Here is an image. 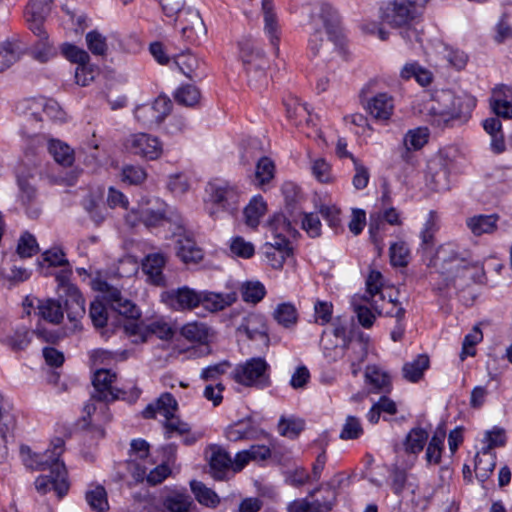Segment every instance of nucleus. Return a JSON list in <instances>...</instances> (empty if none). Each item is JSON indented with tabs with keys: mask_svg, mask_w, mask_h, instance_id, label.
<instances>
[{
	"mask_svg": "<svg viewBox=\"0 0 512 512\" xmlns=\"http://www.w3.org/2000/svg\"><path fill=\"white\" fill-rule=\"evenodd\" d=\"M50 13L49 3L42 0H32L25 10V18L29 29L39 37L40 40H47L48 35L44 30V21Z\"/></svg>",
	"mask_w": 512,
	"mask_h": 512,
	"instance_id": "nucleus-18",
	"label": "nucleus"
},
{
	"mask_svg": "<svg viewBox=\"0 0 512 512\" xmlns=\"http://www.w3.org/2000/svg\"><path fill=\"white\" fill-rule=\"evenodd\" d=\"M39 250L36 238L30 233H24L17 245V253L21 258H29Z\"/></svg>",
	"mask_w": 512,
	"mask_h": 512,
	"instance_id": "nucleus-59",
	"label": "nucleus"
},
{
	"mask_svg": "<svg viewBox=\"0 0 512 512\" xmlns=\"http://www.w3.org/2000/svg\"><path fill=\"white\" fill-rule=\"evenodd\" d=\"M14 425V419L0 421V463L5 462L8 458V442L9 438H12Z\"/></svg>",
	"mask_w": 512,
	"mask_h": 512,
	"instance_id": "nucleus-57",
	"label": "nucleus"
},
{
	"mask_svg": "<svg viewBox=\"0 0 512 512\" xmlns=\"http://www.w3.org/2000/svg\"><path fill=\"white\" fill-rule=\"evenodd\" d=\"M496 466V454L489 448H482L475 456V474L479 481H486Z\"/></svg>",
	"mask_w": 512,
	"mask_h": 512,
	"instance_id": "nucleus-33",
	"label": "nucleus"
},
{
	"mask_svg": "<svg viewBox=\"0 0 512 512\" xmlns=\"http://www.w3.org/2000/svg\"><path fill=\"white\" fill-rule=\"evenodd\" d=\"M116 380V373L112 372L109 369L100 368L97 369L93 376V386L95 389L94 394L92 395V399L89 403H87L84 407V412L86 413L87 417L90 419V422L88 424H91L93 419L92 415L96 412L97 407L94 403V400H99L103 402H112L118 399L129 401H135L139 395L140 390L137 388H134L131 391V394L129 397H126V392L117 389L112 386V383Z\"/></svg>",
	"mask_w": 512,
	"mask_h": 512,
	"instance_id": "nucleus-6",
	"label": "nucleus"
},
{
	"mask_svg": "<svg viewBox=\"0 0 512 512\" xmlns=\"http://www.w3.org/2000/svg\"><path fill=\"white\" fill-rule=\"evenodd\" d=\"M175 65L188 78L197 77L196 70L199 68L198 59L191 53H182L174 58Z\"/></svg>",
	"mask_w": 512,
	"mask_h": 512,
	"instance_id": "nucleus-53",
	"label": "nucleus"
},
{
	"mask_svg": "<svg viewBox=\"0 0 512 512\" xmlns=\"http://www.w3.org/2000/svg\"><path fill=\"white\" fill-rule=\"evenodd\" d=\"M428 138L429 132L427 128L418 127L409 130L403 138L406 154L410 151L420 150L428 142Z\"/></svg>",
	"mask_w": 512,
	"mask_h": 512,
	"instance_id": "nucleus-46",
	"label": "nucleus"
},
{
	"mask_svg": "<svg viewBox=\"0 0 512 512\" xmlns=\"http://www.w3.org/2000/svg\"><path fill=\"white\" fill-rule=\"evenodd\" d=\"M52 449H47L43 454L33 452L28 446L20 447V455L24 465L34 470H49V475H40L35 480V488L40 494H46L53 490L60 499L69 490L70 484L67 478V470L60 456L64 451V441L55 438L51 442Z\"/></svg>",
	"mask_w": 512,
	"mask_h": 512,
	"instance_id": "nucleus-1",
	"label": "nucleus"
},
{
	"mask_svg": "<svg viewBox=\"0 0 512 512\" xmlns=\"http://www.w3.org/2000/svg\"><path fill=\"white\" fill-rule=\"evenodd\" d=\"M327 496L323 501L296 502L292 506V512H329L336 500V490L327 484Z\"/></svg>",
	"mask_w": 512,
	"mask_h": 512,
	"instance_id": "nucleus-31",
	"label": "nucleus"
},
{
	"mask_svg": "<svg viewBox=\"0 0 512 512\" xmlns=\"http://www.w3.org/2000/svg\"><path fill=\"white\" fill-rule=\"evenodd\" d=\"M20 201L26 209V213L30 218H37L41 209L36 199V191L26 180L19 179Z\"/></svg>",
	"mask_w": 512,
	"mask_h": 512,
	"instance_id": "nucleus-36",
	"label": "nucleus"
},
{
	"mask_svg": "<svg viewBox=\"0 0 512 512\" xmlns=\"http://www.w3.org/2000/svg\"><path fill=\"white\" fill-rule=\"evenodd\" d=\"M420 14L405 0H394L381 9V19L392 28H403L402 37L409 43L419 40V34L412 28L413 22Z\"/></svg>",
	"mask_w": 512,
	"mask_h": 512,
	"instance_id": "nucleus-7",
	"label": "nucleus"
},
{
	"mask_svg": "<svg viewBox=\"0 0 512 512\" xmlns=\"http://www.w3.org/2000/svg\"><path fill=\"white\" fill-rule=\"evenodd\" d=\"M498 220L499 216L496 214H480L467 218L466 225L474 236H481L496 231Z\"/></svg>",
	"mask_w": 512,
	"mask_h": 512,
	"instance_id": "nucleus-32",
	"label": "nucleus"
},
{
	"mask_svg": "<svg viewBox=\"0 0 512 512\" xmlns=\"http://www.w3.org/2000/svg\"><path fill=\"white\" fill-rule=\"evenodd\" d=\"M174 98L178 104L193 107L200 100V92L194 85L186 84L175 91Z\"/></svg>",
	"mask_w": 512,
	"mask_h": 512,
	"instance_id": "nucleus-50",
	"label": "nucleus"
},
{
	"mask_svg": "<svg viewBox=\"0 0 512 512\" xmlns=\"http://www.w3.org/2000/svg\"><path fill=\"white\" fill-rule=\"evenodd\" d=\"M167 188L174 196H182L189 190L190 181L184 174L170 175Z\"/></svg>",
	"mask_w": 512,
	"mask_h": 512,
	"instance_id": "nucleus-61",
	"label": "nucleus"
},
{
	"mask_svg": "<svg viewBox=\"0 0 512 512\" xmlns=\"http://www.w3.org/2000/svg\"><path fill=\"white\" fill-rule=\"evenodd\" d=\"M273 317L278 324L289 328L296 324L298 314L296 307L292 303H280L276 306Z\"/></svg>",
	"mask_w": 512,
	"mask_h": 512,
	"instance_id": "nucleus-47",
	"label": "nucleus"
},
{
	"mask_svg": "<svg viewBox=\"0 0 512 512\" xmlns=\"http://www.w3.org/2000/svg\"><path fill=\"white\" fill-rule=\"evenodd\" d=\"M176 255L185 264H197L203 259V250L195 240L186 235H179L176 240Z\"/></svg>",
	"mask_w": 512,
	"mask_h": 512,
	"instance_id": "nucleus-23",
	"label": "nucleus"
},
{
	"mask_svg": "<svg viewBox=\"0 0 512 512\" xmlns=\"http://www.w3.org/2000/svg\"><path fill=\"white\" fill-rule=\"evenodd\" d=\"M166 264V258L161 253L149 254L143 262V272L148 280L156 286H165L166 281L163 275V268Z\"/></svg>",
	"mask_w": 512,
	"mask_h": 512,
	"instance_id": "nucleus-26",
	"label": "nucleus"
},
{
	"mask_svg": "<svg viewBox=\"0 0 512 512\" xmlns=\"http://www.w3.org/2000/svg\"><path fill=\"white\" fill-rule=\"evenodd\" d=\"M193 500L185 491H174L163 500V507L168 512H189Z\"/></svg>",
	"mask_w": 512,
	"mask_h": 512,
	"instance_id": "nucleus-41",
	"label": "nucleus"
},
{
	"mask_svg": "<svg viewBox=\"0 0 512 512\" xmlns=\"http://www.w3.org/2000/svg\"><path fill=\"white\" fill-rule=\"evenodd\" d=\"M261 432L254 426L251 418H245L230 424L225 431L226 438L232 442L256 439Z\"/></svg>",
	"mask_w": 512,
	"mask_h": 512,
	"instance_id": "nucleus-25",
	"label": "nucleus"
},
{
	"mask_svg": "<svg viewBox=\"0 0 512 512\" xmlns=\"http://www.w3.org/2000/svg\"><path fill=\"white\" fill-rule=\"evenodd\" d=\"M310 171L313 177L320 183L329 184L334 181L332 167L323 157H310Z\"/></svg>",
	"mask_w": 512,
	"mask_h": 512,
	"instance_id": "nucleus-44",
	"label": "nucleus"
},
{
	"mask_svg": "<svg viewBox=\"0 0 512 512\" xmlns=\"http://www.w3.org/2000/svg\"><path fill=\"white\" fill-rule=\"evenodd\" d=\"M86 501L95 512H106L109 509L107 492L101 485L91 486L86 492Z\"/></svg>",
	"mask_w": 512,
	"mask_h": 512,
	"instance_id": "nucleus-45",
	"label": "nucleus"
},
{
	"mask_svg": "<svg viewBox=\"0 0 512 512\" xmlns=\"http://www.w3.org/2000/svg\"><path fill=\"white\" fill-rule=\"evenodd\" d=\"M22 55V48L17 41L6 40L0 43V73L9 69Z\"/></svg>",
	"mask_w": 512,
	"mask_h": 512,
	"instance_id": "nucleus-37",
	"label": "nucleus"
},
{
	"mask_svg": "<svg viewBox=\"0 0 512 512\" xmlns=\"http://www.w3.org/2000/svg\"><path fill=\"white\" fill-rule=\"evenodd\" d=\"M241 197L242 192L237 185L215 179L205 188V210L215 220L221 219L225 214L233 215L238 211Z\"/></svg>",
	"mask_w": 512,
	"mask_h": 512,
	"instance_id": "nucleus-3",
	"label": "nucleus"
},
{
	"mask_svg": "<svg viewBox=\"0 0 512 512\" xmlns=\"http://www.w3.org/2000/svg\"><path fill=\"white\" fill-rule=\"evenodd\" d=\"M88 49L94 55H104L107 51L106 38L97 31H90L86 35Z\"/></svg>",
	"mask_w": 512,
	"mask_h": 512,
	"instance_id": "nucleus-62",
	"label": "nucleus"
},
{
	"mask_svg": "<svg viewBox=\"0 0 512 512\" xmlns=\"http://www.w3.org/2000/svg\"><path fill=\"white\" fill-rule=\"evenodd\" d=\"M428 433L422 428H413L406 436L404 447L407 453L418 454L424 448Z\"/></svg>",
	"mask_w": 512,
	"mask_h": 512,
	"instance_id": "nucleus-48",
	"label": "nucleus"
},
{
	"mask_svg": "<svg viewBox=\"0 0 512 512\" xmlns=\"http://www.w3.org/2000/svg\"><path fill=\"white\" fill-rule=\"evenodd\" d=\"M275 166L271 159L262 157L258 160L255 170V181L259 186L268 183L274 177Z\"/></svg>",
	"mask_w": 512,
	"mask_h": 512,
	"instance_id": "nucleus-54",
	"label": "nucleus"
},
{
	"mask_svg": "<svg viewBox=\"0 0 512 512\" xmlns=\"http://www.w3.org/2000/svg\"><path fill=\"white\" fill-rule=\"evenodd\" d=\"M61 50H62L63 55L69 61L78 64V66L89 63V60H90L89 54L85 50H83L75 45L68 44V43L63 44Z\"/></svg>",
	"mask_w": 512,
	"mask_h": 512,
	"instance_id": "nucleus-60",
	"label": "nucleus"
},
{
	"mask_svg": "<svg viewBox=\"0 0 512 512\" xmlns=\"http://www.w3.org/2000/svg\"><path fill=\"white\" fill-rule=\"evenodd\" d=\"M475 106V100L468 95H456L451 90L435 93L428 107V121L438 128H445L463 116Z\"/></svg>",
	"mask_w": 512,
	"mask_h": 512,
	"instance_id": "nucleus-2",
	"label": "nucleus"
},
{
	"mask_svg": "<svg viewBox=\"0 0 512 512\" xmlns=\"http://www.w3.org/2000/svg\"><path fill=\"white\" fill-rule=\"evenodd\" d=\"M270 366L265 359L255 357L238 364L231 372V378L245 387L265 389L271 385Z\"/></svg>",
	"mask_w": 512,
	"mask_h": 512,
	"instance_id": "nucleus-11",
	"label": "nucleus"
},
{
	"mask_svg": "<svg viewBox=\"0 0 512 512\" xmlns=\"http://www.w3.org/2000/svg\"><path fill=\"white\" fill-rule=\"evenodd\" d=\"M390 261L393 266L405 267L409 262L410 250L403 241L395 242L389 249Z\"/></svg>",
	"mask_w": 512,
	"mask_h": 512,
	"instance_id": "nucleus-55",
	"label": "nucleus"
},
{
	"mask_svg": "<svg viewBox=\"0 0 512 512\" xmlns=\"http://www.w3.org/2000/svg\"><path fill=\"white\" fill-rule=\"evenodd\" d=\"M181 26L182 36L194 42L201 35H205L206 28L199 12L192 8L183 9L176 17Z\"/></svg>",
	"mask_w": 512,
	"mask_h": 512,
	"instance_id": "nucleus-20",
	"label": "nucleus"
},
{
	"mask_svg": "<svg viewBox=\"0 0 512 512\" xmlns=\"http://www.w3.org/2000/svg\"><path fill=\"white\" fill-rule=\"evenodd\" d=\"M427 184L432 190L437 192L449 190L450 180L448 170L441 166L439 169L433 171V168L430 167V173L427 176Z\"/></svg>",
	"mask_w": 512,
	"mask_h": 512,
	"instance_id": "nucleus-51",
	"label": "nucleus"
},
{
	"mask_svg": "<svg viewBox=\"0 0 512 512\" xmlns=\"http://www.w3.org/2000/svg\"><path fill=\"white\" fill-rule=\"evenodd\" d=\"M174 217L172 209L159 198H152L139 205L126 215V221L131 226L143 223L147 228L164 225Z\"/></svg>",
	"mask_w": 512,
	"mask_h": 512,
	"instance_id": "nucleus-10",
	"label": "nucleus"
},
{
	"mask_svg": "<svg viewBox=\"0 0 512 512\" xmlns=\"http://www.w3.org/2000/svg\"><path fill=\"white\" fill-rule=\"evenodd\" d=\"M262 13L264 18L263 31L273 47L275 54L279 52L281 28L278 22L272 0H262Z\"/></svg>",
	"mask_w": 512,
	"mask_h": 512,
	"instance_id": "nucleus-22",
	"label": "nucleus"
},
{
	"mask_svg": "<svg viewBox=\"0 0 512 512\" xmlns=\"http://www.w3.org/2000/svg\"><path fill=\"white\" fill-rule=\"evenodd\" d=\"M171 109V100L166 96H158L152 102L138 105L134 109V117L141 126L152 129L164 121Z\"/></svg>",
	"mask_w": 512,
	"mask_h": 512,
	"instance_id": "nucleus-14",
	"label": "nucleus"
},
{
	"mask_svg": "<svg viewBox=\"0 0 512 512\" xmlns=\"http://www.w3.org/2000/svg\"><path fill=\"white\" fill-rule=\"evenodd\" d=\"M37 309L39 315L52 324H59L64 317L63 308L55 299H37Z\"/></svg>",
	"mask_w": 512,
	"mask_h": 512,
	"instance_id": "nucleus-39",
	"label": "nucleus"
},
{
	"mask_svg": "<svg viewBox=\"0 0 512 512\" xmlns=\"http://www.w3.org/2000/svg\"><path fill=\"white\" fill-rule=\"evenodd\" d=\"M161 300L175 311L193 310L201 304L200 291L188 286L162 292Z\"/></svg>",
	"mask_w": 512,
	"mask_h": 512,
	"instance_id": "nucleus-16",
	"label": "nucleus"
},
{
	"mask_svg": "<svg viewBox=\"0 0 512 512\" xmlns=\"http://www.w3.org/2000/svg\"><path fill=\"white\" fill-rule=\"evenodd\" d=\"M429 357L425 354L418 355L415 359L403 365V377L412 383L422 379L424 372L429 368Z\"/></svg>",
	"mask_w": 512,
	"mask_h": 512,
	"instance_id": "nucleus-38",
	"label": "nucleus"
},
{
	"mask_svg": "<svg viewBox=\"0 0 512 512\" xmlns=\"http://www.w3.org/2000/svg\"><path fill=\"white\" fill-rule=\"evenodd\" d=\"M366 112L376 121L388 122L394 114L395 100L387 92L367 97L363 102Z\"/></svg>",
	"mask_w": 512,
	"mask_h": 512,
	"instance_id": "nucleus-17",
	"label": "nucleus"
},
{
	"mask_svg": "<svg viewBox=\"0 0 512 512\" xmlns=\"http://www.w3.org/2000/svg\"><path fill=\"white\" fill-rule=\"evenodd\" d=\"M208 457L211 475L216 480H223L227 471L231 468L232 459L230 455L220 447H211Z\"/></svg>",
	"mask_w": 512,
	"mask_h": 512,
	"instance_id": "nucleus-27",
	"label": "nucleus"
},
{
	"mask_svg": "<svg viewBox=\"0 0 512 512\" xmlns=\"http://www.w3.org/2000/svg\"><path fill=\"white\" fill-rule=\"evenodd\" d=\"M190 489L197 502L202 506L215 509L221 502L217 493L201 481H190Z\"/></svg>",
	"mask_w": 512,
	"mask_h": 512,
	"instance_id": "nucleus-35",
	"label": "nucleus"
},
{
	"mask_svg": "<svg viewBox=\"0 0 512 512\" xmlns=\"http://www.w3.org/2000/svg\"><path fill=\"white\" fill-rule=\"evenodd\" d=\"M444 438V432L435 433L431 438L425 454L429 464H438L440 462Z\"/></svg>",
	"mask_w": 512,
	"mask_h": 512,
	"instance_id": "nucleus-56",
	"label": "nucleus"
},
{
	"mask_svg": "<svg viewBox=\"0 0 512 512\" xmlns=\"http://www.w3.org/2000/svg\"><path fill=\"white\" fill-rule=\"evenodd\" d=\"M44 118L53 121H65L66 113L54 99L34 97L25 101V123L21 133L27 137L37 135V128Z\"/></svg>",
	"mask_w": 512,
	"mask_h": 512,
	"instance_id": "nucleus-4",
	"label": "nucleus"
},
{
	"mask_svg": "<svg viewBox=\"0 0 512 512\" xmlns=\"http://www.w3.org/2000/svg\"><path fill=\"white\" fill-rule=\"evenodd\" d=\"M428 266L435 268V272L442 278V283L438 285L439 290L455 284L457 278L465 277L468 270L455 245L451 243L441 245Z\"/></svg>",
	"mask_w": 512,
	"mask_h": 512,
	"instance_id": "nucleus-5",
	"label": "nucleus"
},
{
	"mask_svg": "<svg viewBox=\"0 0 512 512\" xmlns=\"http://www.w3.org/2000/svg\"><path fill=\"white\" fill-rule=\"evenodd\" d=\"M352 305L360 325L366 329L371 328L376 320V314L372 309L357 303L356 299L353 300Z\"/></svg>",
	"mask_w": 512,
	"mask_h": 512,
	"instance_id": "nucleus-63",
	"label": "nucleus"
},
{
	"mask_svg": "<svg viewBox=\"0 0 512 512\" xmlns=\"http://www.w3.org/2000/svg\"><path fill=\"white\" fill-rule=\"evenodd\" d=\"M124 147L131 154L147 160H156L163 152L161 141L147 133L130 134L124 141Z\"/></svg>",
	"mask_w": 512,
	"mask_h": 512,
	"instance_id": "nucleus-15",
	"label": "nucleus"
},
{
	"mask_svg": "<svg viewBox=\"0 0 512 512\" xmlns=\"http://www.w3.org/2000/svg\"><path fill=\"white\" fill-rule=\"evenodd\" d=\"M265 294V287L259 281H247L241 286V295L245 302L258 303L263 299Z\"/></svg>",
	"mask_w": 512,
	"mask_h": 512,
	"instance_id": "nucleus-52",
	"label": "nucleus"
},
{
	"mask_svg": "<svg viewBox=\"0 0 512 512\" xmlns=\"http://www.w3.org/2000/svg\"><path fill=\"white\" fill-rule=\"evenodd\" d=\"M92 289L100 292L111 308L125 317L136 320L140 311L134 303L122 296L121 290L107 282L101 276H96L91 282Z\"/></svg>",
	"mask_w": 512,
	"mask_h": 512,
	"instance_id": "nucleus-13",
	"label": "nucleus"
},
{
	"mask_svg": "<svg viewBox=\"0 0 512 512\" xmlns=\"http://www.w3.org/2000/svg\"><path fill=\"white\" fill-rule=\"evenodd\" d=\"M33 333L25 326H18L1 336L0 342L13 351L24 350L30 344Z\"/></svg>",
	"mask_w": 512,
	"mask_h": 512,
	"instance_id": "nucleus-30",
	"label": "nucleus"
},
{
	"mask_svg": "<svg viewBox=\"0 0 512 512\" xmlns=\"http://www.w3.org/2000/svg\"><path fill=\"white\" fill-rule=\"evenodd\" d=\"M369 337L360 335L359 338L349 341L345 345V358L351 374L356 377L362 369L368 355Z\"/></svg>",
	"mask_w": 512,
	"mask_h": 512,
	"instance_id": "nucleus-21",
	"label": "nucleus"
},
{
	"mask_svg": "<svg viewBox=\"0 0 512 512\" xmlns=\"http://www.w3.org/2000/svg\"><path fill=\"white\" fill-rule=\"evenodd\" d=\"M364 376L366 384L371 387V391L382 392L390 389V376L377 365H368Z\"/></svg>",
	"mask_w": 512,
	"mask_h": 512,
	"instance_id": "nucleus-34",
	"label": "nucleus"
},
{
	"mask_svg": "<svg viewBox=\"0 0 512 512\" xmlns=\"http://www.w3.org/2000/svg\"><path fill=\"white\" fill-rule=\"evenodd\" d=\"M491 107L497 116L512 118V88L506 85L496 87L492 92Z\"/></svg>",
	"mask_w": 512,
	"mask_h": 512,
	"instance_id": "nucleus-24",
	"label": "nucleus"
},
{
	"mask_svg": "<svg viewBox=\"0 0 512 512\" xmlns=\"http://www.w3.org/2000/svg\"><path fill=\"white\" fill-rule=\"evenodd\" d=\"M229 248L234 256L244 259L251 258L255 253L254 245L241 236L232 237Z\"/></svg>",
	"mask_w": 512,
	"mask_h": 512,
	"instance_id": "nucleus-58",
	"label": "nucleus"
},
{
	"mask_svg": "<svg viewBox=\"0 0 512 512\" xmlns=\"http://www.w3.org/2000/svg\"><path fill=\"white\" fill-rule=\"evenodd\" d=\"M178 403L170 393H163L159 396L155 403L147 405L142 414L144 418L151 419L157 413L164 416V418L171 416L176 412Z\"/></svg>",
	"mask_w": 512,
	"mask_h": 512,
	"instance_id": "nucleus-28",
	"label": "nucleus"
},
{
	"mask_svg": "<svg viewBox=\"0 0 512 512\" xmlns=\"http://www.w3.org/2000/svg\"><path fill=\"white\" fill-rule=\"evenodd\" d=\"M266 209V203L262 196H254L244 209L246 224L252 228L257 227L260 219L266 213Z\"/></svg>",
	"mask_w": 512,
	"mask_h": 512,
	"instance_id": "nucleus-43",
	"label": "nucleus"
},
{
	"mask_svg": "<svg viewBox=\"0 0 512 512\" xmlns=\"http://www.w3.org/2000/svg\"><path fill=\"white\" fill-rule=\"evenodd\" d=\"M64 267L55 275L56 289L59 299L64 301L68 320L76 327L78 321L85 315V300L79 289L70 282L72 269L68 266Z\"/></svg>",
	"mask_w": 512,
	"mask_h": 512,
	"instance_id": "nucleus-9",
	"label": "nucleus"
},
{
	"mask_svg": "<svg viewBox=\"0 0 512 512\" xmlns=\"http://www.w3.org/2000/svg\"><path fill=\"white\" fill-rule=\"evenodd\" d=\"M48 151L54 160L62 166H71L74 162L73 150L64 142L57 139L48 140Z\"/></svg>",
	"mask_w": 512,
	"mask_h": 512,
	"instance_id": "nucleus-42",
	"label": "nucleus"
},
{
	"mask_svg": "<svg viewBox=\"0 0 512 512\" xmlns=\"http://www.w3.org/2000/svg\"><path fill=\"white\" fill-rule=\"evenodd\" d=\"M239 56L248 77V83L255 88L267 84L266 69L268 60L264 52L257 47L255 41L246 38L238 43Z\"/></svg>",
	"mask_w": 512,
	"mask_h": 512,
	"instance_id": "nucleus-8",
	"label": "nucleus"
},
{
	"mask_svg": "<svg viewBox=\"0 0 512 512\" xmlns=\"http://www.w3.org/2000/svg\"><path fill=\"white\" fill-rule=\"evenodd\" d=\"M337 22V15L329 4H321L311 14L310 29L313 33L309 38V49L314 55L320 52L324 45V35H330Z\"/></svg>",
	"mask_w": 512,
	"mask_h": 512,
	"instance_id": "nucleus-12",
	"label": "nucleus"
},
{
	"mask_svg": "<svg viewBox=\"0 0 512 512\" xmlns=\"http://www.w3.org/2000/svg\"><path fill=\"white\" fill-rule=\"evenodd\" d=\"M164 427L166 429V438H171L173 434L185 435L190 432V426L175 417L174 414L165 418Z\"/></svg>",
	"mask_w": 512,
	"mask_h": 512,
	"instance_id": "nucleus-64",
	"label": "nucleus"
},
{
	"mask_svg": "<svg viewBox=\"0 0 512 512\" xmlns=\"http://www.w3.org/2000/svg\"><path fill=\"white\" fill-rule=\"evenodd\" d=\"M403 79L414 78L420 85H429L432 81V73L420 67L417 63H407L401 70Z\"/></svg>",
	"mask_w": 512,
	"mask_h": 512,
	"instance_id": "nucleus-49",
	"label": "nucleus"
},
{
	"mask_svg": "<svg viewBox=\"0 0 512 512\" xmlns=\"http://www.w3.org/2000/svg\"><path fill=\"white\" fill-rule=\"evenodd\" d=\"M382 221L387 222L390 225H401V219L399 212L394 208L390 207L382 212L372 213L369 219V233L373 243L378 249V253L381 254L383 250V237L379 235V232L384 228Z\"/></svg>",
	"mask_w": 512,
	"mask_h": 512,
	"instance_id": "nucleus-19",
	"label": "nucleus"
},
{
	"mask_svg": "<svg viewBox=\"0 0 512 512\" xmlns=\"http://www.w3.org/2000/svg\"><path fill=\"white\" fill-rule=\"evenodd\" d=\"M181 335L191 342L207 344L212 332L205 323L190 322L181 328Z\"/></svg>",
	"mask_w": 512,
	"mask_h": 512,
	"instance_id": "nucleus-40",
	"label": "nucleus"
},
{
	"mask_svg": "<svg viewBox=\"0 0 512 512\" xmlns=\"http://www.w3.org/2000/svg\"><path fill=\"white\" fill-rule=\"evenodd\" d=\"M201 303L205 309L211 312H218L232 305L236 300V293H214L209 291H200Z\"/></svg>",
	"mask_w": 512,
	"mask_h": 512,
	"instance_id": "nucleus-29",
	"label": "nucleus"
}]
</instances>
